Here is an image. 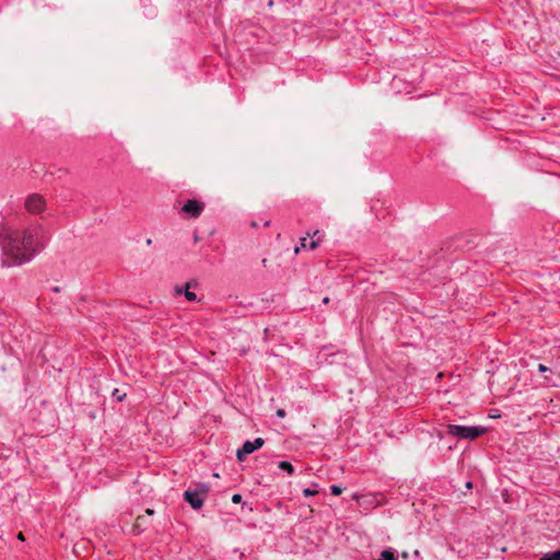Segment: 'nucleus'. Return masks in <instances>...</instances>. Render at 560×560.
I'll use <instances>...</instances> for the list:
<instances>
[{
    "label": "nucleus",
    "instance_id": "9d476101",
    "mask_svg": "<svg viewBox=\"0 0 560 560\" xmlns=\"http://www.w3.org/2000/svg\"><path fill=\"white\" fill-rule=\"evenodd\" d=\"M378 560H397L395 551L392 549H385L381 552Z\"/></svg>",
    "mask_w": 560,
    "mask_h": 560
},
{
    "label": "nucleus",
    "instance_id": "a211bd4d",
    "mask_svg": "<svg viewBox=\"0 0 560 560\" xmlns=\"http://www.w3.org/2000/svg\"><path fill=\"white\" fill-rule=\"evenodd\" d=\"M232 502L235 504H238L242 502V495L240 493H234L232 495Z\"/></svg>",
    "mask_w": 560,
    "mask_h": 560
},
{
    "label": "nucleus",
    "instance_id": "6ab92c4d",
    "mask_svg": "<svg viewBox=\"0 0 560 560\" xmlns=\"http://www.w3.org/2000/svg\"><path fill=\"white\" fill-rule=\"evenodd\" d=\"M548 370H549V369H548L546 365H544V364H539V365H538V371H539L540 373H545V372H547Z\"/></svg>",
    "mask_w": 560,
    "mask_h": 560
},
{
    "label": "nucleus",
    "instance_id": "4be33fe9",
    "mask_svg": "<svg viewBox=\"0 0 560 560\" xmlns=\"http://www.w3.org/2000/svg\"><path fill=\"white\" fill-rule=\"evenodd\" d=\"M323 303H324V304H328V303H329V298H327V296H326V298H324V299H323Z\"/></svg>",
    "mask_w": 560,
    "mask_h": 560
},
{
    "label": "nucleus",
    "instance_id": "393cba45",
    "mask_svg": "<svg viewBox=\"0 0 560 560\" xmlns=\"http://www.w3.org/2000/svg\"><path fill=\"white\" fill-rule=\"evenodd\" d=\"M18 537H19V539H21V540H23V539H24V537H23V534H22V533H20Z\"/></svg>",
    "mask_w": 560,
    "mask_h": 560
},
{
    "label": "nucleus",
    "instance_id": "f03ea898",
    "mask_svg": "<svg viewBox=\"0 0 560 560\" xmlns=\"http://www.w3.org/2000/svg\"><path fill=\"white\" fill-rule=\"evenodd\" d=\"M487 432V429L481 425H460V424H447L446 433L458 439L464 440H476L482 436Z\"/></svg>",
    "mask_w": 560,
    "mask_h": 560
},
{
    "label": "nucleus",
    "instance_id": "a878e982",
    "mask_svg": "<svg viewBox=\"0 0 560 560\" xmlns=\"http://www.w3.org/2000/svg\"><path fill=\"white\" fill-rule=\"evenodd\" d=\"M152 243V240L151 238H148L147 240V244L150 245Z\"/></svg>",
    "mask_w": 560,
    "mask_h": 560
},
{
    "label": "nucleus",
    "instance_id": "b1692460",
    "mask_svg": "<svg viewBox=\"0 0 560 560\" xmlns=\"http://www.w3.org/2000/svg\"><path fill=\"white\" fill-rule=\"evenodd\" d=\"M269 224H270V221H269V220H267V221H265V222H264V226H269Z\"/></svg>",
    "mask_w": 560,
    "mask_h": 560
},
{
    "label": "nucleus",
    "instance_id": "39448f33",
    "mask_svg": "<svg viewBox=\"0 0 560 560\" xmlns=\"http://www.w3.org/2000/svg\"><path fill=\"white\" fill-rule=\"evenodd\" d=\"M25 209L32 214H39L46 208V201L39 194L30 195L24 202Z\"/></svg>",
    "mask_w": 560,
    "mask_h": 560
},
{
    "label": "nucleus",
    "instance_id": "2eb2a0df",
    "mask_svg": "<svg viewBox=\"0 0 560 560\" xmlns=\"http://www.w3.org/2000/svg\"><path fill=\"white\" fill-rule=\"evenodd\" d=\"M330 493L332 495H339L342 493V488L340 486L332 485V486H330Z\"/></svg>",
    "mask_w": 560,
    "mask_h": 560
},
{
    "label": "nucleus",
    "instance_id": "5701e85b",
    "mask_svg": "<svg viewBox=\"0 0 560 560\" xmlns=\"http://www.w3.org/2000/svg\"><path fill=\"white\" fill-rule=\"evenodd\" d=\"M466 487H467L468 489H470V488L472 487V482H471V481H467V482H466Z\"/></svg>",
    "mask_w": 560,
    "mask_h": 560
},
{
    "label": "nucleus",
    "instance_id": "1a4fd4ad",
    "mask_svg": "<svg viewBox=\"0 0 560 560\" xmlns=\"http://www.w3.org/2000/svg\"><path fill=\"white\" fill-rule=\"evenodd\" d=\"M278 467L281 470L287 471L289 475H293L294 474V466L290 462L281 460V462L278 463Z\"/></svg>",
    "mask_w": 560,
    "mask_h": 560
},
{
    "label": "nucleus",
    "instance_id": "f257e3e1",
    "mask_svg": "<svg viewBox=\"0 0 560 560\" xmlns=\"http://www.w3.org/2000/svg\"><path fill=\"white\" fill-rule=\"evenodd\" d=\"M2 266H20L31 261L44 248L38 228L9 231L1 242Z\"/></svg>",
    "mask_w": 560,
    "mask_h": 560
},
{
    "label": "nucleus",
    "instance_id": "423d86ee",
    "mask_svg": "<svg viewBox=\"0 0 560 560\" xmlns=\"http://www.w3.org/2000/svg\"><path fill=\"white\" fill-rule=\"evenodd\" d=\"M265 441L261 438H256L254 441H246L243 446L237 450L236 457L240 462H243L245 457L255 451L259 450L264 445Z\"/></svg>",
    "mask_w": 560,
    "mask_h": 560
},
{
    "label": "nucleus",
    "instance_id": "6e6552de",
    "mask_svg": "<svg viewBox=\"0 0 560 560\" xmlns=\"http://www.w3.org/2000/svg\"><path fill=\"white\" fill-rule=\"evenodd\" d=\"M189 288H190V282H187L185 290H183L182 288H177L176 292H177V294L184 293L185 298L188 301L194 302L197 300V294L195 292L190 291Z\"/></svg>",
    "mask_w": 560,
    "mask_h": 560
},
{
    "label": "nucleus",
    "instance_id": "4468645a",
    "mask_svg": "<svg viewBox=\"0 0 560 560\" xmlns=\"http://www.w3.org/2000/svg\"><path fill=\"white\" fill-rule=\"evenodd\" d=\"M319 243H320V238H316V240H313L311 242H307V248L313 250V249H316L318 246H319Z\"/></svg>",
    "mask_w": 560,
    "mask_h": 560
},
{
    "label": "nucleus",
    "instance_id": "7ed1b4c3",
    "mask_svg": "<svg viewBox=\"0 0 560 560\" xmlns=\"http://www.w3.org/2000/svg\"><path fill=\"white\" fill-rule=\"evenodd\" d=\"M210 490L206 483H198L194 489L189 488L184 492V500L189 503L194 510H199L205 503V499Z\"/></svg>",
    "mask_w": 560,
    "mask_h": 560
},
{
    "label": "nucleus",
    "instance_id": "f3484780",
    "mask_svg": "<svg viewBox=\"0 0 560 560\" xmlns=\"http://www.w3.org/2000/svg\"><path fill=\"white\" fill-rule=\"evenodd\" d=\"M316 493H317V490H315V489L305 488V489L303 490V494H304V497L315 495Z\"/></svg>",
    "mask_w": 560,
    "mask_h": 560
},
{
    "label": "nucleus",
    "instance_id": "9b49d317",
    "mask_svg": "<svg viewBox=\"0 0 560 560\" xmlns=\"http://www.w3.org/2000/svg\"><path fill=\"white\" fill-rule=\"evenodd\" d=\"M539 560H560V549L545 553Z\"/></svg>",
    "mask_w": 560,
    "mask_h": 560
},
{
    "label": "nucleus",
    "instance_id": "ddd939ff",
    "mask_svg": "<svg viewBox=\"0 0 560 560\" xmlns=\"http://www.w3.org/2000/svg\"><path fill=\"white\" fill-rule=\"evenodd\" d=\"M112 397L114 399H116L117 401H122L126 397V394L125 393L121 394L118 388H115L112 393Z\"/></svg>",
    "mask_w": 560,
    "mask_h": 560
},
{
    "label": "nucleus",
    "instance_id": "412c9836",
    "mask_svg": "<svg viewBox=\"0 0 560 560\" xmlns=\"http://www.w3.org/2000/svg\"><path fill=\"white\" fill-rule=\"evenodd\" d=\"M277 416H278V417H284V416H285V411H284L283 409H279V410L277 411Z\"/></svg>",
    "mask_w": 560,
    "mask_h": 560
},
{
    "label": "nucleus",
    "instance_id": "f8f14e48",
    "mask_svg": "<svg viewBox=\"0 0 560 560\" xmlns=\"http://www.w3.org/2000/svg\"><path fill=\"white\" fill-rule=\"evenodd\" d=\"M302 248H307V236L300 238L299 245L294 248L295 254H298Z\"/></svg>",
    "mask_w": 560,
    "mask_h": 560
},
{
    "label": "nucleus",
    "instance_id": "20e7f679",
    "mask_svg": "<svg viewBox=\"0 0 560 560\" xmlns=\"http://www.w3.org/2000/svg\"><path fill=\"white\" fill-rule=\"evenodd\" d=\"M206 208V203L198 199H188L180 208L183 219H197L201 215Z\"/></svg>",
    "mask_w": 560,
    "mask_h": 560
},
{
    "label": "nucleus",
    "instance_id": "aec40b11",
    "mask_svg": "<svg viewBox=\"0 0 560 560\" xmlns=\"http://www.w3.org/2000/svg\"><path fill=\"white\" fill-rule=\"evenodd\" d=\"M144 515H145L147 517H148V516H152V515H154V510H152V509H147V510H145V514H144Z\"/></svg>",
    "mask_w": 560,
    "mask_h": 560
},
{
    "label": "nucleus",
    "instance_id": "bb28decb",
    "mask_svg": "<svg viewBox=\"0 0 560 560\" xmlns=\"http://www.w3.org/2000/svg\"><path fill=\"white\" fill-rule=\"evenodd\" d=\"M415 555H416V557H419V551H418V550H416V551H415Z\"/></svg>",
    "mask_w": 560,
    "mask_h": 560
},
{
    "label": "nucleus",
    "instance_id": "0eeeda50",
    "mask_svg": "<svg viewBox=\"0 0 560 560\" xmlns=\"http://www.w3.org/2000/svg\"><path fill=\"white\" fill-rule=\"evenodd\" d=\"M149 522L145 515H139L133 525V532L140 534L148 528Z\"/></svg>",
    "mask_w": 560,
    "mask_h": 560
},
{
    "label": "nucleus",
    "instance_id": "dca6fc26",
    "mask_svg": "<svg viewBox=\"0 0 560 560\" xmlns=\"http://www.w3.org/2000/svg\"><path fill=\"white\" fill-rule=\"evenodd\" d=\"M306 236L312 237L313 240H316L318 237L322 240L324 235L320 233L319 230H315L313 233L307 232Z\"/></svg>",
    "mask_w": 560,
    "mask_h": 560
}]
</instances>
